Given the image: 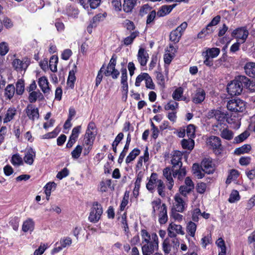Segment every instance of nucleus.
Returning a JSON list of instances; mask_svg holds the SVG:
<instances>
[{"instance_id":"6e6d98bb","label":"nucleus","mask_w":255,"mask_h":255,"mask_svg":"<svg viewBox=\"0 0 255 255\" xmlns=\"http://www.w3.org/2000/svg\"><path fill=\"white\" fill-rule=\"evenodd\" d=\"M250 134V132L246 130L235 138V142L236 143H240L247 139L249 136Z\"/></svg>"},{"instance_id":"9b49d317","label":"nucleus","mask_w":255,"mask_h":255,"mask_svg":"<svg viewBox=\"0 0 255 255\" xmlns=\"http://www.w3.org/2000/svg\"><path fill=\"white\" fill-rule=\"evenodd\" d=\"M209 119L215 118L218 122H224L226 119V115L218 110H211L207 114Z\"/></svg>"},{"instance_id":"6e6552de","label":"nucleus","mask_w":255,"mask_h":255,"mask_svg":"<svg viewBox=\"0 0 255 255\" xmlns=\"http://www.w3.org/2000/svg\"><path fill=\"white\" fill-rule=\"evenodd\" d=\"M167 233L169 237H176L177 234L181 235L185 234L182 226L173 223L169 225L167 228Z\"/></svg>"},{"instance_id":"b1692460","label":"nucleus","mask_w":255,"mask_h":255,"mask_svg":"<svg viewBox=\"0 0 255 255\" xmlns=\"http://www.w3.org/2000/svg\"><path fill=\"white\" fill-rule=\"evenodd\" d=\"M114 190V187L112 186L111 179H105L100 182L99 189L102 193L108 191V189Z\"/></svg>"},{"instance_id":"0e129e2a","label":"nucleus","mask_w":255,"mask_h":255,"mask_svg":"<svg viewBox=\"0 0 255 255\" xmlns=\"http://www.w3.org/2000/svg\"><path fill=\"white\" fill-rule=\"evenodd\" d=\"M145 87L149 89L154 90L155 89V85L154 84L151 77L148 74H147L145 80Z\"/></svg>"},{"instance_id":"9d476101","label":"nucleus","mask_w":255,"mask_h":255,"mask_svg":"<svg viewBox=\"0 0 255 255\" xmlns=\"http://www.w3.org/2000/svg\"><path fill=\"white\" fill-rule=\"evenodd\" d=\"M249 35V31L244 28H238L232 33V36L240 41L241 43H244Z\"/></svg>"},{"instance_id":"f3484780","label":"nucleus","mask_w":255,"mask_h":255,"mask_svg":"<svg viewBox=\"0 0 255 255\" xmlns=\"http://www.w3.org/2000/svg\"><path fill=\"white\" fill-rule=\"evenodd\" d=\"M205 92L202 89L196 90L192 97V101L195 104L201 103L205 98Z\"/></svg>"},{"instance_id":"680f3d73","label":"nucleus","mask_w":255,"mask_h":255,"mask_svg":"<svg viewBox=\"0 0 255 255\" xmlns=\"http://www.w3.org/2000/svg\"><path fill=\"white\" fill-rule=\"evenodd\" d=\"M20 219L17 217H14L10 219L9 224L14 231H17L19 227Z\"/></svg>"},{"instance_id":"8fccbe9b","label":"nucleus","mask_w":255,"mask_h":255,"mask_svg":"<svg viewBox=\"0 0 255 255\" xmlns=\"http://www.w3.org/2000/svg\"><path fill=\"white\" fill-rule=\"evenodd\" d=\"M178 108V103L175 101L171 100L167 104L164 106L165 110H171L174 112Z\"/></svg>"},{"instance_id":"f704fd0d","label":"nucleus","mask_w":255,"mask_h":255,"mask_svg":"<svg viewBox=\"0 0 255 255\" xmlns=\"http://www.w3.org/2000/svg\"><path fill=\"white\" fill-rule=\"evenodd\" d=\"M149 159V153L148 151L147 148L144 151V155L143 156H140L136 165V168L140 169L142 166V161L144 162H147Z\"/></svg>"},{"instance_id":"4d7b16f0","label":"nucleus","mask_w":255,"mask_h":255,"mask_svg":"<svg viewBox=\"0 0 255 255\" xmlns=\"http://www.w3.org/2000/svg\"><path fill=\"white\" fill-rule=\"evenodd\" d=\"M120 75L119 71L115 68V69H107L105 71V75L106 76H112L113 79H117Z\"/></svg>"},{"instance_id":"c756f323","label":"nucleus","mask_w":255,"mask_h":255,"mask_svg":"<svg viewBox=\"0 0 255 255\" xmlns=\"http://www.w3.org/2000/svg\"><path fill=\"white\" fill-rule=\"evenodd\" d=\"M16 114V110L15 108H9L5 115V117L3 119V122L4 123H7L10 122L11 120H12Z\"/></svg>"},{"instance_id":"3c124183","label":"nucleus","mask_w":255,"mask_h":255,"mask_svg":"<svg viewBox=\"0 0 255 255\" xmlns=\"http://www.w3.org/2000/svg\"><path fill=\"white\" fill-rule=\"evenodd\" d=\"M201 212L199 208H196L191 211V219L193 222H198Z\"/></svg>"},{"instance_id":"c85d7f7f","label":"nucleus","mask_w":255,"mask_h":255,"mask_svg":"<svg viewBox=\"0 0 255 255\" xmlns=\"http://www.w3.org/2000/svg\"><path fill=\"white\" fill-rule=\"evenodd\" d=\"M175 5H163L158 10L157 15L158 17H162L168 14L172 10Z\"/></svg>"},{"instance_id":"603ef678","label":"nucleus","mask_w":255,"mask_h":255,"mask_svg":"<svg viewBox=\"0 0 255 255\" xmlns=\"http://www.w3.org/2000/svg\"><path fill=\"white\" fill-rule=\"evenodd\" d=\"M221 136L227 140H231L233 137V132L227 128H224L221 133Z\"/></svg>"},{"instance_id":"c03bdc74","label":"nucleus","mask_w":255,"mask_h":255,"mask_svg":"<svg viewBox=\"0 0 255 255\" xmlns=\"http://www.w3.org/2000/svg\"><path fill=\"white\" fill-rule=\"evenodd\" d=\"M83 147L80 145H77L74 150L71 152L72 157L74 159H77L81 155Z\"/></svg>"},{"instance_id":"13d9d810","label":"nucleus","mask_w":255,"mask_h":255,"mask_svg":"<svg viewBox=\"0 0 255 255\" xmlns=\"http://www.w3.org/2000/svg\"><path fill=\"white\" fill-rule=\"evenodd\" d=\"M240 199V196L239 192L237 190H233L230 194L228 201L230 203H233Z\"/></svg>"},{"instance_id":"2eb2a0df","label":"nucleus","mask_w":255,"mask_h":255,"mask_svg":"<svg viewBox=\"0 0 255 255\" xmlns=\"http://www.w3.org/2000/svg\"><path fill=\"white\" fill-rule=\"evenodd\" d=\"M35 156V151L31 147L28 148L25 151V155L23 157L24 161L27 164L31 165L33 163Z\"/></svg>"},{"instance_id":"6ab92c4d","label":"nucleus","mask_w":255,"mask_h":255,"mask_svg":"<svg viewBox=\"0 0 255 255\" xmlns=\"http://www.w3.org/2000/svg\"><path fill=\"white\" fill-rule=\"evenodd\" d=\"M35 222L31 218H27L23 221L22 225V231L26 233L28 232H32L34 229Z\"/></svg>"},{"instance_id":"79ce46f5","label":"nucleus","mask_w":255,"mask_h":255,"mask_svg":"<svg viewBox=\"0 0 255 255\" xmlns=\"http://www.w3.org/2000/svg\"><path fill=\"white\" fill-rule=\"evenodd\" d=\"M138 32L134 31L132 32L130 35L126 37L124 40V43L125 45L128 46L131 44L134 39L138 35Z\"/></svg>"},{"instance_id":"e433bc0d","label":"nucleus","mask_w":255,"mask_h":255,"mask_svg":"<svg viewBox=\"0 0 255 255\" xmlns=\"http://www.w3.org/2000/svg\"><path fill=\"white\" fill-rule=\"evenodd\" d=\"M152 233L149 234V233L145 229L141 231V237L142 239V244L151 242L152 240Z\"/></svg>"},{"instance_id":"f03ea898","label":"nucleus","mask_w":255,"mask_h":255,"mask_svg":"<svg viewBox=\"0 0 255 255\" xmlns=\"http://www.w3.org/2000/svg\"><path fill=\"white\" fill-rule=\"evenodd\" d=\"M151 242L142 244L141 250L143 255H152L158 250L159 241L157 234L152 233Z\"/></svg>"},{"instance_id":"69168bd1","label":"nucleus","mask_w":255,"mask_h":255,"mask_svg":"<svg viewBox=\"0 0 255 255\" xmlns=\"http://www.w3.org/2000/svg\"><path fill=\"white\" fill-rule=\"evenodd\" d=\"M193 189L189 188L187 186L182 185L179 188V191L180 195L184 196V197H186V195L190 193Z\"/></svg>"},{"instance_id":"cd10ccee","label":"nucleus","mask_w":255,"mask_h":255,"mask_svg":"<svg viewBox=\"0 0 255 255\" xmlns=\"http://www.w3.org/2000/svg\"><path fill=\"white\" fill-rule=\"evenodd\" d=\"M197 230V225L193 221H189L186 225V232L189 236L191 237H195V233Z\"/></svg>"},{"instance_id":"a878e982","label":"nucleus","mask_w":255,"mask_h":255,"mask_svg":"<svg viewBox=\"0 0 255 255\" xmlns=\"http://www.w3.org/2000/svg\"><path fill=\"white\" fill-rule=\"evenodd\" d=\"M163 174L168 181V188L171 189L173 185V180L172 176V172L169 167H166L163 169Z\"/></svg>"},{"instance_id":"7ed1b4c3","label":"nucleus","mask_w":255,"mask_h":255,"mask_svg":"<svg viewBox=\"0 0 255 255\" xmlns=\"http://www.w3.org/2000/svg\"><path fill=\"white\" fill-rule=\"evenodd\" d=\"M103 214L102 205L97 202H94L91 208L89 220L92 223H97L100 219Z\"/></svg>"},{"instance_id":"bf43d9fd","label":"nucleus","mask_w":255,"mask_h":255,"mask_svg":"<svg viewBox=\"0 0 255 255\" xmlns=\"http://www.w3.org/2000/svg\"><path fill=\"white\" fill-rule=\"evenodd\" d=\"M239 175V171L236 169L230 170V173L227 179L226 182L230 183L231 180L236 179Z\"/></svg>"},{"instance_id":"1a4fd4ad","label":"nucleus","mask_w":255,"mask_h":255,"mask_svg":"<svg viewBox=\"0 0 255 255\" xmlns=\"http://www.w3.org/2000/svg\"><path fill=\"white\" fill-rule=\"evenodd\" d=\"M174 199L175 201L173 204L174 210L178 212H183L187 206L184 199L179 193L175 195Z\"/></svg>"},{"instance_id":"5fc2aeb1","label":"nucleus","mask_w":255,"mask_h":255,"mask_svg":"<svg viewBox=\"0 0 255 255\" xmlns=\"http://www.w3.org/2000/svg\"><path fill=\"white\" fill-rule=\"evenodd\" d=\"M105 65H103L101 68H100V70L98 71V75L97 76V77L96 78V83H95V86L98 87L99 84L101 83L103 77V73H105Z\"/></svg>"},{"instance_id":"20e7f679","label":"nucleus","mask_w":255,"mask_h":255,"mask_svg":"<svg viewBox=\"0 0 255 255\" xmlns=\"http://www.w3.org/2000/svg\"><path fill=\"white\" fill-rule=\"evenodd\" d=\"M228 110L234 112H243L246 109V104L243 100L237 99L230 100L227 104Z\"/></svg>"},{"instance_id":"4c0bfd02","label":"nucleus","mask_w":255,"mask_h":255,"mask_svg":"<svg viewBox=\"0 0 255 255\" xmlns=\"http://www.w3.org/2000/svg\"><path fill=\"white\" fill-rule=\"evenodd\" d=\"M15 92V87L12 84L8 85L5 89L4 95L8 99H11Z\"/></svg>"},{"instance_id":"a18cd8bd","label":"nucleus","mask_w":255,"mask_h":255,"mask_svg":"<svg viewBox=\"0 0 255 255\" xmlns=\"http://www.w3.org/2000/svg\"><path fill=\"white\" fill-rule=\"evenodd\" d=\"M58 58L57 56H52L49 60V67L50 70L53 72L57 71V64L58 63Z\"/></svg>"},{"instance_id":"4be33fe9","label":"nucleus","mask_w":255,"mask_h":255,"mask_svg":"<svg viewBox=\"0 0 255 255\" xmlns=\"http://www.w3.org/2000/svg\"><path fill=\"white\" fill-rule=\"evenodd\" d=\"M42 101L44 99V96L39 91L32 92L29 93L28 100L30 104L34 103L37 100Z\"/></svg>"},{"instance_id":"c9c22d12","label":"nucleus","mask_w":255,"mask_h":255,"mask_svg":"<svg viewBox=\"0 0 255 255\" xmlns=\"http://www.w3.org/2000/svg\"><path fill=\"white\" fill-rule=\"evenodd\" d=\"M10 162L13 165L16 166H18L23 164L22 158L19 153L13 154L11 157Z\"/></svg>"},{"instance_id":"a211bd4d","label":"nucleus","mask_w":255,"mask_h":255,"mask_svg":"<svg viewBox=\"0 0 255 255\" xmlns=\"http://www.w3.org/2000/svg\"><path fill=\"white\" fill-rule=\"evenodd\" d=\"M157 176L158 175L156 173H152L146 185L147 189L151 193L154 191L155 187L157 185V181L159 180Z\"/></svg>"},{"instance_id":"a19ab883","label":"nucleus","mask_w":255,"mask_h":255,"mask_svg":"<svg viewBox=\"0 0 255 255\" xmlns=\"http://www.w3.org/2000/svg\"><path fill=\"white\" fill-rule=\"evenodd\" d=\"M162 250L165 255H168L171 250L172 245L170 244V240L166 239L163 241L162 245Z\"/></svg>"},{"instance_id":"de8ad7c7","label":"nucleus","mask_w":255,"mask_h":255,"mask_svg":"<svg viewBox=\"0 0 255 255\" xmlns=\"http://www.w3.org/2000/svg\"><path fill=\"white\" fill-rule=\"evenodd\" d=\"M142 180V175H140L139 173L137 176L135 182L134 183V188L133 189V194L137 196L138 195V191L140 186V183Z\"/></svg>"},{"instance_id":"774afa93","label":"nucleus","mask_w":255,"mask_h":255,"mask_svg":"<svg viewBox=\"0 0 255 255\" xmlns=\"http://www.w3.org/2000/svg\"><path fill=\"white\" fill-rule=\"evenodd\" d=\"M72 244V239L70 237H64L60 241V244L63 248L69 246Z\"/></svg>"},{"instance_id":"58836bf2","label":"nucleus","mask_w":255,"mask_h":255,"mask_svg":"<svg viewBox=\"0 0 255 255\" xmlns=\"http://www.w3.org/2000/svg\"><path fill=\"white\" fill-rule=\"evenodd\" d=\"M251 149V146L250 144H244L242 146L237 148L235 150V153L237 155H240L245 153H248Z\"/></svg>"},{"instance_id":"09e8293b","label":"nucleus","mask_w":255,"mask_h":255,"mask_svg":"<svg viewBox=\"0 0 255 255\" xmlns=\"http://www.w3.org/2000/svg\"><path fill=\"white\" fill-rule=\"evenodd\" d=\"M24 90V84L23 81L18 80L16 84L15 91L17 95H21L23 94Z\"/></svg>"},{"instance_id":"f257e3e1","label":"nucleus","mask_w":255,"mask_h":255,"mask_svg":"<svg viewBox=\"0 0 255 255\" xmlns=\"http://www.w3.org/2000/svg\"><path fill=\"white\" fill-rule=\"evenodd\" d=\"M249 79L245 76H240L238 78L227 86V91L229 94L231 96L238 95L241 94L243 91V84L247 85L248 84Z\"/></svg>"},{"instance_id":"338daca9","label":"nucleus","mask_w":255,"mask_h":255,"mask_svg":"<svg viewBox=\"0 0 255 255\" xmlns=\"http://www.w3.org/2000/svg\"><path fill=\"white\" fill-rule=\"evenodd\" d=\"M157 186L159 195L161 197H163L165 195V193L163 191V189L165 187L163 182L161 180L159 179L157 181Z\"/></svg>"},{"instance_id":"bb28decb","label":"nucleus","mask_w":255,"mask_h":255,"mask_svg":"<svg viewBox=\"0 0 255 255\" xmlns=\"http://www.w3.org/2000/svg\"><path fill=\"white\" fill-rule=\"evenodd\" d=\"M172 175L175 178L177 177V178L179 180H181L184 177L186 174V171L185 167H179V168H176V169H172Z\"/></svg>"},{"instance_id":"aec40b11","label":"nucleus","mask_w":255,"mask_h":255,"mask_svg":"<svg viewBox=\"0 0 255 255\" xmlns=\"http://www.w3.org/2000/svg\"><path fill=\"white\" fill-rule=\"evenodd\" d=\"M208 143L214 149H221V140L219 137L216 136H210L208 140Z\"/></svg>"},{"instance_id":"052dcab7","label":"nucleus","mask_w":255,"mask_h":255,"mask_svg":"<svg viewBox=\"0 0 255 255\" xmlns=\"http://www.w3.org/2000/svg\"><path fill=\"white\" fill-rule=\"evenodd\" d=\"M81 127L80 126L74 127L72 131L71 134L70 136V138L77 141V139L79 136V134L80 132Z\"/></svg>"},{"instance_id":"423d86ee","label":"nucleus","mask_w":255,"mask_h":255,"mask_svg":"<svg viewBox=\"0 0 255 255\" xmlns=\"http://www.w3.org/2000/svg\"><path fill=\"white\" fill-rule=\"evenodd\" d=\"M24 112L28 119L33 122L38 120L39 118L38 109L31 104L27 105Z\"/></svg>"},{"instance_id":"4468645a","label":"nucleus","mask_w":255,"mask_h":255,"mask_svg":"<svg viewBox=\"0 0 255 255\" xmlns=\"http://www.w3.org/2000/svg\"><path fill=\"white\" fill-rule=\"evenodd\" d=\"M202 170L207 174H212L215 171V167L211 159L205 158L201 162Z\"/></svg>"},{"instance_id":"2f4dec72","label":"nucleus","mask_w":255,"mask_h":255,"mask_svg":"<svg viewBox=\"0 0 255 255\" xmlns=\"http://www.w3.org/2000/svg\"><path fill=\"white\" fill-rule=\"evenodd\" d=\"M183 89L182 87H178L175 89L172 94V98L175 101L185 100V98H183Z\"/></svg>"},{"instance_id":"7c9ffc66","label":"nucleus","mask_w":255,"mask_h":255,"mask_svg":"<svg viewBox=\"0 0 255 255\" xmlns=\"http://www.w3.org/2000/svg\"><path fill=\"white\" fill-rule=\"evenodd\" d=\"M151 206L152 208V215L155 217L156 216V211L157 210H161L162 207H163V204H161V200L160 199H157L156 200H153L151 203Z\"/></svg>"},{"instance_id":"72a5a7b5","label":"nucleus","mask_w":255,"mask_h":255,"mask_svg":"<svg viewBox=\"0 0 255 255\" xmlns=\"http://www.w3.org/2000/svg\"><path fill=\"white\" fill-rule=\"evenodd\" d=\"M181 145L184 149L191 150L194 146V141L189 138L188 139H183L181 141Z\"/></svg>"},{"instance_id":"473e14b6","label":"nucleus","mask_w":255,"mask_h":255,"mask_svg":"<svg viewBox=\"0 0 255 255\" xmlns=\"http://www.w3.org/2000/svg\"><path fill=\"white\" fill-rule=\"evenodd\" d=\"M140 151L137 148H134L130 151L126 159V162L128 164L133 161L140 154Z\"/></svg>"},{"instance_id":"39448f33","label":"nucleus","mask_w":255,"mask_h":255,"mask_svg":"<svg viewBox=\"0 0 255 255\" xmlns=\"http://www.w3.org/2000/svg\"><path fill=\"white\" fill-rule=\"evenodd\" d=\"M187 23L186 22H182L175 30H172L170 34V40L175 43L179 42L180 38L185 29L187 28Z\"/></svg>"},{"instance_id":"ea45409f","label":"nucleus","mask_w":255,"mask_h":255,"mask_svg":"<svg viewBox=\"0 0 255 255\" xmlns=\"http://www.w3.org/2000/svg\"><path fill=\"white\" fill-rule=\"evenodd\" d=\"M76 80L75 72L73 70L70 71L69 73V76L67 81V85L71 89L74 87V82Z\"/></svg>"},{"instance_id":"5701e85b","label":"nucleus","mask_w":255,"mask_h":255,"mask_svg":"<svg viewBox=\"0 0 255 255\" xmlns=\"http://www.w3.org/2000/svg\"><path fill=\"white\" fill-rule=\"evenodd\" d=\"M168 220L167 207L165 204H163L161 210L158 214V221L160 224H165Z\"/></svg>"},{"instance_id":"37998d69","label":"nucleus","mask_w":255,"mask_h":255,"mask_svg":"<svg viewBox=\"0 0 255 255\" xmlns=\"http://www.w3.org/2000/svg\"><path fill=\"white\" fill-rule=\"evenodd\" d=\"M220 52V50L218 48H208L206 51V55L211 57V58H214L217 57Z\"/></svg>"},{"instance_id":"393cba45","label":"nucleus","mask_w":255,"mask_h":255,"mask_svg":"<svg viewBox=\"0 0 255 255\" xmlns=\"http://www.w3.org/2000/svg\"><path fill=\"white\" fill-rule=\"evenodd\" d=\"M136 1L137 0H124L123 10L126 13H130L136 4Z\"/></svg>"},{"instance_id":"ddd939ff","label":"nucleus","mask_w":255,"mask_h":255,"mask_svg":"<svg viewBox=\"0 0 255 255\" xmlns=\"http://www.w3.org/2000/svg\"><path fill=\"white\" fill-rule=\"evenodd\" d=\"M182 156L183 154L180 151H176L174 153L171 160L172 169H176V168L182 166V162H181Z\"/></svg>"},{"instance_id":"412c9836","label":"nucleus","mask_w":255,"mask_h":255,"mask_svg":"<svg viewBox=\"0 0 255 255\" xmlns=\"http://www.w3.org/2000/svg\"><path fill=\"white\" fill-rule=\"evenodd\" d=\"M246 74L250 77H255V62H248L244 66Z\"/></svg>"},{"instance_id":"0eeeda50","label":"nucleus","mask_w":255,"mask_h":255,"mask_svg":"<svg viewBox=\"0 0 255 255\" xmlns=\"http://www.w3.org/2000/svg\"><path fill=\"white\" fill-rule=\"evenodd\" d=\"M29 64L30 61L27 58H23L22 60L15 58L12 62L13 68L18 72L25 71Z\"/></svg>"},{"instance_id":"f8f14e48","label":"nucleus","mask_w":255,"mask_h":255,"mask_svg":"<svg viewBox=\"0 0 255 255\" xmlns=\"http://www.w3.org/2000/svg\"><path fill=\"white\" fill-rule=\"evenodd\" d=\"M149 58V55L147 51L143 48L140 47L137 55V61L141 66L146 65Z\"/></svg>"},{"instance_id":"dca6fc26","label":"nucleus","mask_w":255,"mask_h":255,"mask_svg":"<svg viewBox=\"0 0 255 255\" xmlns=\"http://www.w3.org/2000/svg\"><path fill=\"white\" fill-rule=\"evenodd\" d=\"M38 84L41 91L45 94H49L50 92V88L49 86V82L47 78L45 76L41 77L38 79Z\"/></svg>"},{"instance_id":"864d4df0","label":"nucleus","mask_w":255,"mask_h":255,"mask_svg":"<svg viewBox=\"0 0 255 255\" xmlns=\"http://www.w3.org/2000/svg\"><path fill=\"white\" fill-rule=\"evenodd\" d=\"M101 14H99L95 15L93 18L92 20L91 21L90 24L87 28V30L89 33H91L92 31V28L93 27L96 26L95 22L97 21H99L100 18L101 17Z\"/></svg>"},{"instance_id":"49530a36","label":"nucleus","mask_w":255,"mask_h":255,"mask_svg":"<svg viewBox=\"0 0 255 255\" xmlns=\"http://www.w3.org/2000/svg\"><path fill=\"white\" fill-rule=\"evenodd\" d=\"M56 187V184L54 182H48L44 186V192L46 196H50L52 189H55Z\"/></svg>"},{"instance_id":"e2e57ef3","label":"nucleus","mask_w":255,"mask_h":255,"mask_svg":"<svg viewBox=\"0 0 255 255\" xmlns=\"http://www.w3.org/2000/svg\"><path fill=\"white\" fill-rule=\"evenodd\" d=\"M195 132V127L193 125H189L186 128V133L189 138L194 137Z\"/></svg>"}]
</instances>
